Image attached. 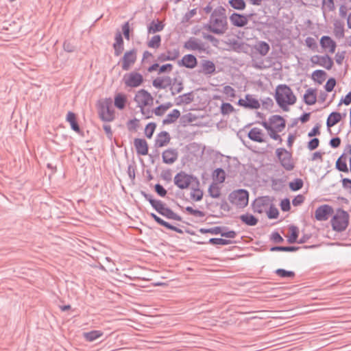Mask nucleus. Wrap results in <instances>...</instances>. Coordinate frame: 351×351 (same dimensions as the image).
<instances>
[{
  "label": "nucleus",
  "mask_w": 351,
  "mask_h": 351,
  "mask_svg": "<svg viewBox=\"0 0 351 351\" xmlns=\"http://www.w3.org/2000/svg\"><path fill=\"white\" fill-rule=\"evenodd\" d=\"M204 28L218 35L223 34L228 29L227 17L225 10L219 7L212 12L208 24Z\"/></svg>",
  "instance_id": "f257e3e1"
},
{
  "label": "nucleus",
  "mask_w": 351,
  "mask_h": 351,
  "mask_svg": "<svg viewBox=\"0 0 351 351\" xmlns=\"http://www.w3.org/2000/svg\"><path fill=\"white\" fill-rule=\"evenodd\" d=\"M136 106L140 108V111L145 119H149L152 117L153 112L148 108L153 105L154 97L145 89H141L136 92L134 98Z\"/></svg>",
  "instance_id": "f03ea898"
},
{
  "label": "nucleus",
  "mask_w": 351,
  "mask_h": 351,
  "mask_svg": "<svg viewBox=\"0 0 351 351\" xmlns=\"http://www.w3.org/2000/svg\"><path fill=\"white\" fill-rule=\"evenodd\" d=\"M275 99L278 105L284 110H287L288 106L296 102V97L287 85L281 84L277 86Z\"/></svg>",
  "instance_id": "7ed1b4c3"
},
{
  "label": "nucleus",
  "mask_w": 351,
  "mask_h": 351,
  "mask_svg": "<svg viewBox=\"0 0 351 351\" xmlns=\"http://www.w3.org/2000/svg\"><path fill=\"white\" fill-rule=\"evenodd\" d=\"M97 109L98 114L101 120L110 122L114 119L115 111L112 107V100L111 98H105L99 101Z\"/></svg>",
  "instance_id": "20e7f679"
},
{
  "label": "nucleus",
  "mask_w": 351,
  "mask_h": 351,
  "mask_svg": "<svg viewBox=\"0 0 351 351\" xmlns=\"http://www.w3.org/2000/svg\"><path fill=\"white\" fill-rule=\"evenodd\" d=\"M349 219L350 215L346 211L342 209L337 210L330 220L332 229L337 232L345 230L348 226Z\"/></svg>",
  "instance_id": "39448f33"
},
{
  "label": "nucleus",
  "mask_w": 351,
  "mask_h": 351,
  "mask_svg": "<svg viewBox=\"0 0 351 351\" xmlns=\"http://www.w3.org/2000/svg\"><path fill=\"white\" fill-rule=\"evenodd\" d=\"M173 182L180 189H186L193 184L199 185V181L195 176L188 174L184 171L178 173L173 178Z\"/></svg>",
  "instance_id": "423d86ee"
},
{
  "label": "nucleus",
  "mask_w": 351,
  "mask_h": 351,
  "mask_svg": "<svg viewBox=\"0 0 351 351\" xmlns=\"http://www.w3.org/2000/svg\"><path fill=\"white\" fill-rule=\"evenodd\" d=\"M249 194L246 190L239 189L229 195L230 202L239 208H244L248 204Z\"/></svg>",
  "instance_id": "0eeeda50"
},
{
  "label": "nucleus",
  "mask_w": 351,
  "mask_h": 351,
  "mask_svg": "<svg viewBox=\"0 0 351 351\" xmlns=\"http://www.w3.org/2000/svg\"><path fill=\"white\" fill-rule=\"evenodd\" d=\"M276 156L281 165L287 171H291L294 168L291 154L285 148H278L276 151Z\"/></svg>",
  "instance_id": "6e6552de"
},
{
  "label": "nucleus",
  "mask_w": 351,
  "mask_h": 351,
  "mask_svg": "<svg viewBox=\"0 0 351 351\" xmlns=\"http://www.w3.org/2000/svg\"><path fill=\"white\" fill-rule=\"evenodd\" d=\"M237 104L245 109L257 110L261 107V103L255 95L247 94L245 98L239 99Z\"/></svg>",
  "instance_id": "1a4fd4ad"
},
{
  "label": "nucleus",
  "mask_w": 351,
  "mask_h": 351,
  "mask_svg": "<svg viewBox=\"0 0 351 351\" xmlns=\"http://www.w3.org/2000/svg\"><path fill=\"white\" fill-rule=\"evenodd\" d=\"M137 59V50L132 49L130 51H127L120 62L121 63V68L123 71H128L134 64Z\"/></svg>",
  "instance_id": "9d476101"
},
{
  "label": "nucleus",
  "mask_w": 351,
  "mask_h": 351,
  "mask_svg": "<svg viewBox=\"0 0 351 351\" xmlns=\"http://www.w3.org/2000/svg\"><path fill=\"white\" fill-rule=\"evenodd\" d=\"M123 82L126 86L135 88L139 86L143 82V75L137 72H131L123 76Z\"/></svg>",
  "instance_id": "9b49d317"
},
{
  "label": "nucleus",
  "mask_w": 351,
  "mask_h": 351,
  "mask_svg": "<svg viewBox=\"0 0 351 351\" xmlns=\"http://www.w3.org/2000/svg\"><path fill=\"white\" fill-rule=\"evenodd\" d=\"M271 204V201L267 196L258 197L253 202V210L255 213L260 214L266 213L270 208Z\"/></svg>",
  "instance_id": "f8f14e48"
},
{
  "label": "nucleus",
  "mask_w": 351,
  "mask_h": 351,
  "mask_svg": "<svg viewBox=\"0 0 351 351\" xmlns=\"http://www.w3.org/2000/svg\"><path fill=\"white\" fill-rule=\"evenodd\" d=\"M311 62L313 65H319L328 70H330L333 66L332 59L328 55H315L311 58Z\"/></svg>",
  "instance_id": "ddd939ff"
},
{
  "label": "nucleus",
  "mask_w": 351,
  "mask_h": 351,
  "mask_svg": "<svg viewBox=\"0 0 351 351\" xmlns=\"http://www.w3.org/2000/svg\"><path fill=\"white\" fill-rule=\"evenodd\" d=\"M333 213L332 206L328 204L322 205L315 210V217L317 221H326Z\"/></svg>",
  "instance_id": "4468645a"
},
{
  "label": "nucleus",
  "mask_w": 351,
  "mask_h": 351,
  "mask_svg": "<svg viewBox=\"0 0 351 351\" xmlns=\"http://www.w3.org/2000/svg\"><path fill=\"white\" fill-rule=\"evenodd\" d=\"M184 47L189 51H198L199 52L205 51V45L199 39L195 37L189 38L184 43Z\"/></svg>",
  "instance_id": "2eb2a0df"
},
{
  "label": "nucleus",
  "mask_w": 351,
  "mask_h": 351,
  "mask_svg": "<svg viewBox=\"0 0 351 351\" xmlns=\"http://www.w3.org/2000/svg\"><path fill=\"white\" fill-rule=\"evenodd\" d=\"M322 48L324 51L329 53H334L336 50V43L328 36H323L319 41Z\"/></svg>",
  "instance_id": "dca6fc26"
},
{
  "label": "nucleus",
  "mask_w": 351,
  "mask_h": 351,
  "mask_svg": "<svg viewBox=\"0 0 351 351\" xmlns=\"http://www.w3.org/2000/svg\"><path fill=\"white\" fill-rule=\"evenodd\" d=\"M178 63L180 66H184L188 69H194L197 64V60L193 55L186 54L184 55Z\"/></svg>",
  "instance_id": "f3484780"
},
{
  "label": "nucleus",
  "mask_w": 351,
  "mask_h": 351,
  "mask_svg": "<svg viewBox=\"0 0 351 351\" xmlns=\"http://www.w3.org/2000/svg\"><path fill=\"white\" fill-rule=\"evenodd\" d=\"M269 123L273 130L282 132L286 125L285 120L280 115H273L269 118Z\"/></svg>",
  "instance_id": "a211bd4d"
},
{
  "label": "nucleus",
  "mask_w": 351,
  "mask_h": 351,
  "mask_svg": "<svg viewBox=\"0 0 351 351\" xmlns=\"http://www.w3.org/2000/svg\"><path fill=\"white\" fill-rule=\"evenodd\" d=\"M178 152L175 149H167L162 152V161L165 164L171 165L178 159Z\"/></svg>",
  "instance_id": "6ab92c4d"
},
{
  "label": "nucleus",
  "mask_w": 351,
  "mask_h": 351,
  "mask_svg": "<svg viewBox=\"0 0 351 351\" xmlns=\"http://www.w3.org/2000/svg\"><path fill=\"white\" fill-rule=\"evenodd\" d=\"M134 145L138 155L146 156L148 154V145L145 139L135 138Z\"/></svg>",
  "instance_id": "aec40b11"
},
{
  "label": "nucleus",
  "mask_w": 351,
  "mask_h": 351,
  "mask_svg": "<svg viewBox=\"0 0 351 351\" xmlns=\"http://www.w3.org/2000/svg\"><path fill=\"white\" fill-rule=\"evenodd\" d=\"M248 138L257 143L265 142V134L263 130L258 128H252L248 132Z\"/></svg>",
  "instance_id": "412c9836"
},
{
  "label": "nucleus",
  "mask_w": 351,
  "mask_h": 351,
  "mask_svg": "<svg viewBox=\"0 0 351 351\" xmlns=\"http://www.w3.org/2000/svg\"><path fill=\"white\" fill-rule=\"evenodd\" d=\"M172 80L169 76L158 77L152 82V85L158 89H165L171 85Z\"/></svg>",
  "instance_id": "4be33fe9"
},
{
  "label": "nucleus",
  "mask_w": 351,
  "mask_h": 351,
  "mask_svg": "<svg viewBox=\"0 0 351 351\" xmlns=\"http://www.w3.org/2000/svg\"><path fill=\"white\" fill-rule=\"evenodd\" d=\"M231 23L236 27H243L248 23L247 16L238 14L233 13L230 16Z\"/></svg>",
  "instance_id": "5701e85b"
},
{
  "label": "nucleus",
  "mask_w": 351,
  "mask_h": 351,
  "mask_svg": "<svg viewBox=\"0 0 351 351\" xmlns=\"http://www.w3.org/2000/svg\"><path fill=\"white\" fill-rule=\"evenodd\" d=\"M128 103L127 95L122 93L115 95L114 98V106L120 110L125 109Z\"/></svg>",
  "instance_id": "b1692460"
},
{
  "label": "nucleus",
  "mask_w": 351,
  "mask_h": 351,
  "mask_svg": "<svg viewBox=\"0 0 351 351\" xmlns=\"http://www.w3.org/2000/svg\"><path fill=\"white\" fill-rule=\"evenodd\" d=\"M170 141V136L167 132H160L156 138L155 145L158 147H162L167 145Z\"/></svg>",
  "instance_id": "393cba45"
},
{
  "label": "nucleus",
  "mask_w": 351,
  "mask_h": 351,
  "mask_svg": "<svg viewBox=\"0 0 351 351\" xmlns=\"http://www.w3.org/2000/svg\"><path fill=\"white\" fill-rule=\"evenodd\" d=\"M104 335V332L99 330H93L83 332V337L88 342H93Z\"/></svg>",
  "instance_id": "a878e982"
},
{
  "label": "nucleus",
  "mask_w": 351,
  "mask_h": 351,
  "mask_svg": "<svg viewBox=\"0 0 351 351\" xmlns=\"http://www.w3.org/2000/svg\"><path fill=\"white\" fill-rule=\"evenodd\" d=\"M299 229L295 226H290L286 230L285 237H287V241H297L298 237Z\"/></svg>",
  "instance_id": "bb28decb"
},
{
  "label": "nucleus",
  "mask_w": 351,
  "mask_h": 351,
  "mask_svg": "<svg viewBox=\"0 0 351 351\" xmlns=\"http://www.w3.org/2000/svg\"><path fill=\"white\" fill-rule=\"evenodd\" d=\"M333 33L336 38L341 39L344 37V23L339 20L335 21L333 23Z\"/></svg>",
  "instance_id": "cd10ccee"
},
{
  "label": "nucleus",
  "mask_w": 351,
  "mask_h": 351,
  "mask_svg": "<svg viewBox=\"0 0 351 351\" xmlns=\"http://www.w3.org/2000/svg\"><path fill=\"white\" fill-rule=\"evenodd\" d=\"M322 243H317L316 244H313L310 245H303V246H295V245H289L284 246V252H296L300 249H305V250H313L319 247L322 245Z\"/></svg>",
  "instance_id": "c85d7f7f"
},
{
  "label": "nucleus",
  "mask_w": 351,
  "mask_h": 351,
  "mask_svg": "<svg viewBox=\"0 0 351 351\" xmlns=\"http://www.w3.org/2000/svg\"><path fill=\"white\" fill-rule=\"evenodd\" d=\"M254 49L262 56H265L269 51L270 47L265 41H258L254 46Z\"/></svg>",
  "instance_id": "c756f323"
},
{
  "label": "nucleus",
  "mask_w": 351,
  "mask_h": 351,
  "mask_svg": "<svg viewBox=\"0 0 351 351\" xmlns=\"http://www.w3.org/2000/svg\"><path fill=\"white\" fill-rule=\"evenodd\" d=\"M199 185H196L195 184H193L191 186V193H190V197L192 200L195 202H199L202 200L203 197V191L199 189Z\"/></svg>",
  "instance_id": "7c9ffc66"
},
{
  "label": "nucleus",
  "mask_w": 351,
  "mask_h": 351,
  "mask_svg": "<svg viewBox=\"0 0 351 351\" xmlns=\"http://www.w3.org/2000/svg\"><path fill=\"white\" fill-rule=\"evenodd\" d=\"M165 25L158 20L152 21L147 27L148 34H154L164 29Z\"/></svg>",
  "instance_id": "2f4dec72"
},
{
  "label": "nucleus",
  "mask_w": 351,
  "mask_h": 351,
  "mask_svg": "<svg viewBox=\"0 0 351 351\" xmlns=\"http://www.w3.org/2000/svg\"><path fill=\"white\" fill-rule=\"evenodd\" d=\"M232 48L238 53H247L250 49V45L244 42L236 40L232 43Z\"/></svg>",
  "instance_id": "473e14b6"
},
{
  "label": "nucleus",
  "mask_w": 351,
  "mask_h": 351,
  "mask_svg": "<svg viewBox=\"0 0 351 351\" xmlns=\"http://www.w3.org/2000/svg\"><path fill=\"white\" fill-rule=\"evenodd\" d=\"M304 100L307 105L315 104L317 100L315 90L312 88L308 89L304 95Z\"/></svg>",
  "instance_id": "72a5a7b5"
},
{
  "label": "nucleus",
  "mask_w": 351,
  "mask_h": 351,
  "mask_svg": "<svg viewBox=\"0 0 351 351\" xmlns=\"http://www.w3.org/2000/svg\"><path fill=\"white\" fill-rule=\"evenodd\" d=\"M341 119V115L339 112H333L328 116L326 121L328 128H331L339 123Z\"/></svg>",
  "instance_id": "f704fd0d"
},
{
  "label": "nucleus",
  "mask_w": 351,
  "mask_h": 351,
  "mask_svg": "<svg viewBox=\"0 0 351 351\" xmlns=\"http://www.w3.org/2000/svg\"><path fill=\"white\" fill-rule=\"evenodd\" d=\"M66 119L70 123L72 130L76 132H80V129L76 121V116L75 113L69 112L66 114Z\"/></svg>",
  "instance_id": "c9c22d12"
},
{
  "label": "nucleus",
  "mask_w": 351,
  "mask_h": 351,
  "mask_svg": "<svg viewBox=\"0 0 351 351\" xmlns=\"http://www.w3.org/2000/svg\"><path fill=\"white\" fill-rule=\"evenodd\" d=\"M213 179L217 184L223 183L226 180V172L221 168L215 169L213 173Z\"/></svg>",
  "instance_id": "e433bc0d"
},
{
  "label": "nucleus",
  "mask_w": 351,
  "mask_h": 351,
  "mask_svg": "<svg viewBox=\"0 0 351 351\" xmlns=\"http://www.w3.org/2000/svg\"><path fill=\"white\" fill-rule=\"evenodd\" d=\"M180 116V112L177 109H174L167 115L166 118L162 121V123L165 125L174 123Z\"/></svg>",
  "instance_id": "4c0bfd02"
},
{
  "label": "nucleus",
  "mask_w": 351,
  "mask_h": 351,
  "mask_svg": "<svg viewBox=\"0 0 351 351\" xmlns=\"http://www.w3.org/2000/svg\"><path fill=\"white\" fill-rule=\"evenodd\" d=\"M274 274L282 278H293L295 274L293 271L287 270L283 268H278L274 271Z\"/></svg>",
  "instance_id": "58836bf2"
},
{
  "label": "nucleus",
  "mask_w": 351,
  "mask_h": 351,
  "mask_svg": "<svg viewBox=\"0 0 351 351\" xmlns=\"http://www.w3.org/2000/svg\"><path fill=\"white\" fill-rule=\"evenodd\" d=\"M193 101V95L192 93H188L183 94L182 95H180L178 97L176 98V104L177 105H181V104H189L191 103Z\"/></svg>",
  "instance_id": "ea45409f"
},
{
  "label": "nucleus",
  "mask_w": 351,
  "mask_h": 351,
  "mask_svg": "<svg viewBox=\"0 0 351 351\" xmlns=\"http://www.w3.org/2000/svg\"><path fill=\"white\" fill-rule=\"evenodd\" d=\"M208 193L213 198H219L221 195V188L217 182H213L208 188Z\"/></svg>",
  "instance_id": "a19ab883"
},
{
  "label": "nucleus",
  "mask_w": 351,
  "mask_h": 351,
  "mask_svg": "<svg viewBox=\"0 0 351 351\" xmlns=\"http://www.w3.org/2000/svg\"><path fill=\"white\" fill-rule=\"evenodd\" d=\"M240 219L243 223L248 226H255L258 222L257 219L252 214L249 213L241 215Z\"/></svg>",
  "instance_id": "79ce46f5"
},
{
  "label": "nucleus",
  "mask_w": 351,
  "mask_h": 351,
  "mask_svg": "<svg viewBox=\"0 0 351 351\" xmlns=\"http://www.w3.org/2000/svg\"><path fill=\"white\" fill-rule=\"evenodd\" d=\"M172 106V104L170 102H167L166 104H162L156 107L154 110H152L153 113H154L156 116H162L163 115L167 110H169Z\"/></svg>",
  "instance_id": "37998d69"
},
{
  "label": "nucleus",
  "mask_w": 351,
  "mask_h": 351,
  "mask_svg": "<svg viewBox=\"0 0 351 351\" xmlns=\"http://www.w3.org/2000/svg\"><path fill=\"white\" fill-rule=\"evenodd\" d=\"M202 70L205 74H212L215 71V64L210 60H205L202 63Z\"/></svg>",
  "instance_id": "c03bdc74"
},
{
  "label": "nucleus",
  "mask_w": 351,
  "mask_h": 351,
  "mask_svg": "<svg viewBox=\"0 0 351 351\" xmlns=\"http://www.w3.org/2000/svg\"><path fill=\"white\" fill-rule=\"evenodd\" d=\"M160 215L166 217L168 219H174L177 221L180 220V217L178 216L176 213H175L173 210L167 207H165L164 210L160 213Z\"/></svg>",
  "instance_id": "a18cd8bd"
},
{
  "label": "nucleus",
  "mask_w": 351,
  "mask_h": 351,
  "mask_svg": "<svg viewBox=\"0 0 351 351\" xmlns=\"http://www.w3.org/2000/svg\"><path fill=\"white\" fill-rule=\"evenodd\" d=\"M161 37L159 35H155L147 42V46L149 48L158 49L160 46Z\"/></svg>",
  "instance_id": "49530a36"
},
{
  "label": "nucleus",
  "mask_w": 351,
  "mask_h": 351,
  "mask_svg": "<svg viewBox=\"0 0 351 351\" xmlns=\"http://www.w3.org/2000/svg\"><path fill=\"white\" fill-rule=\"evenodd\" d=\"M326 73L322 70H316L312 74V78L315 81H317L319 84L322 83L326 78Z\"/></svg>",
  "instance_id": "de8ad7c7"
},
{
  "label": "nucleus",
  "mask_w": 351,
  "mask_h": 351,
  "mask_svg": "<svg viewBox=\"0 0 351 351\" xmlns=\"http://www.w3.org/2000/svg\"><path fill=\"white\" fill-rule=\"evenodd\" d=\"M234 111L233 106L229 103H222L220 107V112L223 115H229Z\"/></svg>",
  "instance_id": "09e8293b"
},
{
  "label": "nucleus",
  "mask_w": 351,
  "mask_h": 351,
  "mask_svg": "<svg viewBox=\"0 0 351 351\" xmlns=\"http://www.w3.org/2000/svg\"><path fill=\"white\" fill-rule=\"evenodd\" d=\"M336 167L340 171L347 172L348 169L347 167L346 158H343V156L339 157L336 162Z\"/></svg>",
  "instance_id": "8fccbe9b"
},
{
  "label": "nucleus",
  "mask_w": 351,
  "mask_h": 351,
  "mask_svg": "<svg viewBox=\"0 0 351 351\" xmlns=\"http://www.w3.org/2000/svg\"><path fill=\"white\" fill-rule=\"evenodd\" d=\"M167 58L169 59L170 61H173V60H176L180 56V50L178 48L168 50L167 51Z\"/></svg>",
  "instance_id": "3c124183"
},
{
  "label": "nucleus",
  "mask_w": 351,
  "mask_h": 351,
  "mask_svg": "<svg viewBox=\"0 0 351 351\" xmlns=\"http://www.w3.org/2000/svg\"><path fill=\"white\" fill-rule=\"evenodd\" d=\"M156 125L154 123H148L145 128V134L148 138H151L153 136Z\"/></svg>",
  "instance_id": "603ef678"
},
{
  "label": "nucleus",
  "mask_w": 351,
  "mask_h": 351,
  "mask_svg": "<svg viewBox=\"0 0 351 351\" xmlns=\"http://www.w3.org/2000/svg\"><path fill=\"white\" fill-rule=\"evenodd\" d=\"M230 5L237 10H243L245 7V3L243 0H230Z\"/></svg>",
  "instance_id": "864d4df0"
},
{
  "label": "nucleus",
  "mask_w": 351,
  "mask_h": 351,
  "mask_svg": "<svg viewBox=\"0 0 351 351\" xmlns=\"http://www.w3.org/2000/svg\"><path fill=\"white\" fill-rule=\"evenodd\" d=\"M183 90V84L182 82H178L173 83L171 87V95H175L180 93Z\"/></svg>",
  "instance_id": "5fc2aeb1"
},
{
  "label": "nucleus",
  "mask_w": 351,
  "mask_h": 351,
  "mask_svg": "<svg viewBox=\"0 0 351 351\" xmlns=\"http://www.w3.org/2000/svg\"><path fill=\"white\" fill-rule=\"evenodd\" d=\"M303 186V181L301 179H295L289 182V187L292 191H298Z\"/></svg>",
  "instance_id": "6e6d98bb"
},
{
  "label": "nucleus",
  "mask_w": 351,
  "mask_h": 351,
  "mask_svg": "<svg viewBox=\"0 0 351 351\" xmlns=\"http://www.w3.org/2000/svg\"><path fill=\"white\" fill-rule=\"evenodd\" d=\"M265 213L269 219H276L279 215L278 209L273 206L272 203L270 205V208Z\"/></svg>",
  "instance_id": "4d7b16f0"
},
{
  "label": "nucleus",
  "mask_w": 351,
  "mask_h": 351,
  "mask_svg": "<svg viewBox=\"0 0 351 351\" xmlns=\"http://www.w3.org/2000/svg\"><path fill=\"white\" fill-rule=\"evenodd\" d=\"M151 205L159 213H160L165 207V204H163L160 200L152 201Z\"/></svg>",
  "instance_id": "13d9d810"
},
{
  "label": "nucleus",
  "mask_w": 351,
  "mask_h": 351,
  "mask_svg": "<svg viewBox=\"0 0 351 351\" xmlns=\"http://www.w3.org/2000/svg\"><path fill=\"white\" fill-rule=\"evenodd\" d=\"M223 93L230 98H234L236 97L235 90L230 86H226L223 87Z\"/></svg>",
  "instance_id": "bf43d9fd"
},
{
  "label": "nucleus",
  "mask_w": 351,
  "mask_h": 351,
  "mask_svg": "<svg viewBox=\"0 0 351 351\" xmlns=\"http://www.w3.org/2000/svg\"><path fill=\"white\" fill-rule=\"evenodd\" d=\"M305 45L307 46V47L313 51H315L317 47L315 38L312 37H307L305 39Z\"/></svg>",
  "instance_id": "052dcab7"
},
{
  "label": "nucleus",
  "mask_w": 351,
  "mask_h": 351,
  "mask_svg": "<svg viewBox=\"0 0 351 351\" xmlns=\"http://www.w3.org/2000/svg\"><path fill=\"white\" fill-rule=\"evenodd\" d=\"M186 210L195 217H202L204 216V214L202 211L199 210H195L191 206H187L186 208Z\"/></svg>",
  "instance_id": "680f3d73"
},
{
  "label": "nucleus",
  "mask_w": 351,
  "mask_h": 351,
  "mask_svg": "<svg viewBox=\"0 0 351 351\" xmlns=\"http://www.w3.org/2000/svg\"><path fill=\"white\" fill-rule=\"evenodd\" d=\"M336 84V81L334 78H330L325 84V90L327 92H331Z\"/></svg>",
  "instance_id": "e2e57ef3"
},
{
  "label": "nucleus",
  "mask_w": 351,
  "mask_h": 351,
  "mask_svg": "<svg viewBox=\"0 0 351 351\" xmlns=\"http://www.w3.org/2000/svg\"><path fill=\"white\" fill-rule=\"evenodd\" d=\"M280 208L282 211H289L291 208L290 201L289 199L285 198L280 202Z\"/></svg>",
  "instance_id": "0e129e2a"
},
{
  "label": "nucleus",
  "mask_w": 351,
  "mask_h": 351,
  "mask_svg": "<svg viewBox=\"0 0 351 351\" xmlns=\"http://www.w3.org/2000/svg\"><path fill=\"white\" fill-rule=\"evenodd\" d=\"M278 132H279L276 130L272 129L269 132H268V134L272 139L278 141L279 143H281L282 140L279 134H278Z\"/></svg>",
  "instance_id": "69168bd1"
},
{
  "label": "nucleus",
  "mask_w": 351,
  "mask_h": 351,
  "mask_svg": "<svg viewBox=\"0 0 351 351\" xmlns=\"http://www.w3.org/2000/svg\"><path fill=\"white\" fill-rule=\"evenodd\" d=\"M130 24L128 22H126L122 26V31H123L124 37L127 40H130Z\"/></svg>",
  "instance_id": "338daca9"
},
{
  "label": "nucleus",
  "mask_w": 351,
  "mask_h": 351,
  "mask_svg": "<svg viewBox=\"0 0 351 351\" xmlns=\"http://www.w3.org/2000/svg\"><path fill=\"white\" fill-rule=\"evenodd\" d=\"M155 191L160 197H165L167 194V191L160 184H156L155 185Z\"/></svg>",
  "instance_id": "774afa93"
}]
</instances>
